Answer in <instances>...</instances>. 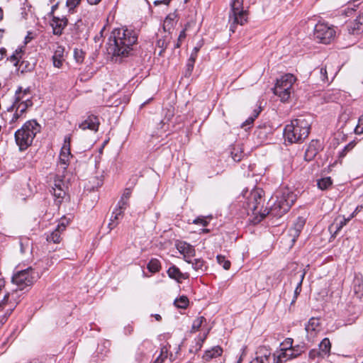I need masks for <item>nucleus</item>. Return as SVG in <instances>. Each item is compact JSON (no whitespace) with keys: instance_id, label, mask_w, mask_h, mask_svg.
Returning a JSON list of instances; mask_svg holds the SVG:
<instances>
[{"instance_id":"8","label":"nucleus","mask_w":363,"mask_h":363,"mask_svg":"<svg viewBox=\"0 0 363 363\" xmlns=\"http://www.w3.org/2000/svg\"><path fill=\"white\" fill-rule=\"evenodd\" d=\"M38 276L32 267L21 270L12 277V282L16 284L19 291L23 290L27 286H30L36 281Z\"/></svg>"},{"instance_id":"37","label":"nucleus","mask_w":363,"mask_h":363,"mask_svg":"<svg viewBox=\"0 0 363 363\" xmlns=\"http://www.w3.org/2000/svg\"><path fill=\"white\" fill-rule=\"evenodd\" d=\"M216 259H217L218 263L220 265H222L223 267L225 270H228L230 268V265H231L230 262L229 260L226 259L225 256L218 255H217Z\"/></svg>"},{"instance_id":"59","label":"nucleus","mask_w":363,"mask_h":363,"mask_svg":"<svg viewBox=\"0 0 363 363\" xmlns=\"http://www.w3.org/2000/svg\"><path fill=\"white\" fill-rule=\"evenodd\" d=\"M232 158L233 159L234 161L236 162H239L241 160L240 155H238V154H234L233 152H232Z\"/></svg>"},{"instance_id":"19","label":"nucleus","mask_w":363,"mask_h":363,"mask_svg":"<svg viewBox=\"0 0 363 363\" xmlns=\"http://www.w3.org/2000/svg\"><path fill=\"white\" fill-rule=\"evenodd\" d=\"M65 48L62 45H57L54 55L52 56V63L54 67L60 68L65 60L64 58Z\"/></svg>"},{"instance_id":"55","label":"nucleus","mask_w":363,"mask_h":363,"mask_svg":"<svg viewBox=\"0 0 363 363\" xmlns=\"http://www.w3.org/2000/svg\"><path fill=\"white\" fill-rule=\"evenodd\" d=\"M6 57V50L4 48H0V60H4Z\"/></svg>"},{"instance_id":"35","label":"nucleus","mask_w":363,"mask_h":363,"mask_svg":"<svg viewBox=\"0 0 363 363\" xmlns=\"http://www.w3.org/2000/svg\"><path fill=\"white\" fill-rule=\"evenodd\" d=\"M168 357V348L167 346H164L161 348L160 354L154 361L153 363H163L164 360Z\"/></svg>"},{"instance_id":"13","label":"nucleus","mask_w":363,"mask_h":363,"mask_svg":"<svg viewBox=\"0 0 363 363\" xmlns=\"http://www.w3.org/2000/svg\"><path fill=\"white\" fill-rule=\"evenodd\" d=\"M65 218H62L60 224L57 228L48 234L46 237V240L49 242L60 243L61 241V234L66 228Z\"/></svg>"},{"instance_id":"57","label":"nucleus","mask_w":363,"mask_h":363,"mask_svg":"<svg viewBox=\"0 0 363 363\" xmlns=\"http://www.w3.org/2000/svg\"><path fill=\"white\" fill-rule=\"evenodd\" d=\"M199 49H200V48H199V47H195V48L193 49L192 52H191V54L190 57H193V55H194V58L196 59V58H197L198 52H199Z\"/></svg>"},{"instance_id":"36","label":"nucleus","mask_w":363,"mask_h":363,"mask_svg":"<svg viewBox=\"0 0 363 363\" xmlns=\"http://www.w3.org/2000/svg\"><path fill=\"white\" fill-rule=\"evenodd\" d=\"M174 305L179 308H186L189 305V299L185 296H182L179 298L175 299Z\"/></svg>"},{"instance_id":"1","label":"nucleus","mask_w":363,"mask_h":363,"mask_svg":"<svg viewBox=\"0 0 363 363\" xmlns=\"http://www.w3.org/2000/svg\"><path fill=\"white\" fill-rule=\"evenodd\" d=\"M295 201L296 195L289 189L280 188L277 190L271 197L268 202L269 205V208H267L264 212H261L259 210V205L261 203L262 196L260 193L257 191L250 193L247 206L248 208L253 214H259L260 220H262L267 215L272 217H281L289 211Z\"/></svg>"},{"instance_id":"54","label":"nucleus","mask_w":363,"mask_h":363,"mask_svg":"<svg viewBox=\"0 0 363 363\" xmlns=\"http://www.w3.org/2000/svg\"><path fill=\"white\" fill-rule=\"evenodd\" d=\"M170 1H171V0H155L153 4L155 6H158V5H160L162 4H165V5H168Z\"/></svg>"},{"instance_id":"56","label":"nucleus","mask_w":363,"mask_h":363,"mask_svg":"<svg viewBox=\"0 0 363 363\" xmlns=\"http://www.w3.org/2000/svg\"><path fill=\"white\" fill-rule=\"evenodd\" d=\"M317 355H319V352H317L315 350H312L309 352V357L311 359H315Z\"/></svg>"},{"instance_id":"25","label":"nucleus","mask_w":363,"mask_h":363,"mask_svg":"<svg viewBox=\"0 0 363 363\" xmlns=\"http://www.w3.org/2000/svg\"><path fill=\"white\" fill-rule=\"evenodd\" d=\"M319 319L316 318H311L306 325L305 329L308 334L313 335V333H315L316 331L319 330Z\"/></svg>"},{"instance_id":"33","label":"nucleus","mask_w":363,"mask_h":363,"mask_svg":"<svg viewBox=\"0 0 363 363\" xmlns=\"http://www.w3.org/2000/svg\"><path fill=\"white\" fill-rule=\"evenodd\" d=\"M23 51L21 48L16 50L13 54L9 58V60L13 63L14 66L18 67L20 60L22 58Z\"/></svg>"},{"instance_id":"32","label":"nucleus","mask_w":363,"mask_h":363,"mask_svg":"<svg viewBox=\"0 0 363 363\" xmlns=\"http://www.w3.org/2000/svg\"><path fill=\"white\" fill-rule=\"evenodd\" d=\"M332 179L330 177L322 178L318 179L317 182V185L321 190H325L328 189L332 185Z\"/></svg>"},{"instance_id":"20","label":"nucleus","mask_w":363,"mask_h":363,"mask_svg":"<svg viewBox=\"0 0 363 363\" xmlns=\"http://www.w3.org/2000/svg\"><path fill=\"white\" fill-rule=\"evenodd\" d=\"M177 249L184 257V259H190L195 255V250L191 245L186 242H180L177 245Z\"/></svg>"},{"instance_id":"60","label":"nucleus","mask_w":363,"mask_h":363,"mask_svg":"<svg viewBox=\"0 0 363 363\" xmlns=\"http://www.w3.org/2000/svg\"><path fill=\"white\" fill-rule=\"evenodd\" d=\"M101 0H87L90 5H97Z\"/></svg>"},{"instance_id":"38","label":"nucleus","mask_w":363,"mask_h":363,"mask_svg":"<svg viewBox=\"0 0 363 363\" xmlns=\"http://www.w3.org/2000/svg\"><path fill=\"white\" fill-rule=\"evenodd\" d=\"M204 321H206V318L204 317L200 316L197 318L193 322L191 330L194 332L198 331Z\"/></svg>"},{"instance_id":"58","label":"nucleus","mask_w":363,"mask_h":363,"mask_svg":"<svg viewBox=\"0 0 363 363\" xmlns=\"http://www.w3.org/2000/svg\"><path fill=\"white\" fill-rule=\"evenodd\" d=\"M124 331H125V335H130L132 333V332L133 331V327L128 325L125 328Z\"/></svg>"},{"instance_id":"3","label":"nucleus","mask_w":363,"mask_h":363,"mask_svg":"<svg viewBox=\"0 0 363 363\" xmlns=\"http://www.w3.org/2000/svg\"><path fill=\"white\" fill-rule=\"evenodd\" d=\"M311 120L309 115L300 116L292 120L284 129L285 140L290 143H300L305 140L310 133Z\"/></svg>"},{"instance_id":"63","label":"nucleus","mask_w":363,"mask_h":363,"mask_svg":"<svg viewBox=\"0 0 363 363\" xmlns=\"http://www.w3.org/2000/svg\"><path fill=\"white\" fill-rule=\"evenodd\" d=\"M58 2H56L52 6V9H51V12H50V14H52L55 11V10L57 8L58 6Z\"/></svg>"},{"instance_id":"39","label":"nucleus","mask_w":363,"mask_h":363,"mask_svg":"<svg viewBox=\"0 0 363 363\" xmlns=\"http://www.w3.org/2000/svg\"><path fill=\"white\" fill-rule=\"evenodd\" d=\"M305 220L303 218L298 217L294 223L292 228L300 233L303 230Z\"/></svg>"},{"instance_id":"26","label":"nucleus","mask_w":363,"mask_h":363,"mask_svg":"<svg viewBox=\"0 0 363 363\" xmlns=\"http://www.w3.org/2000/svg\"><path fill=\"white\" fill-rule=\"evenodd\" d=\"M132 190L130 188H126L120 199V201L118 203V207L121 208H127L128 206V200L131 196Z\"/></svg>"},{"instance_id":"61","label":"nucleus","mask_w":363,"mask_h":363,"mask_svg":"<svg viewBox=\"0 0 363 363\" xmlns=\"http://www.w3.org/2000/svg\"><path fill=\"white\" fill-rule=\"evenodd\" d=\"M4 33H5V30L3 28H0V43H1V41L4 38Z\"/></svg>"},{"instance_id":"7","label":"nucleus","mask_w":363,"mask_h":363,"mask_svg":"<svg viewBox=\"0 0 363 363\" xmlns=\"http://www.w3.org/2000/svg\"><path fill=\"white\" fill-rule=\"evenodd\" d=\"M336 30L333 26L325 23H318L314 28V38L320 43L329 44L335 38Z\"/></svg>"},{"instance_id":"47","label":"nucleus","mask_w":363,"mask_h":363,"mask_svg":"<svg viewBox=\"0 0 363 363\" xmlns=\"http://www.w3.org/2000/svg\"><path fill=\"white\" fill-rule=\"evenodd\" d=\"M354 142H351L347 144L340 153V156H345L347 152L350 151L354 147Z\"/></svg>"},{"instance_id":"2","label":"nucleus","mask_w":363,"mask_h":363,"mask_svg":"<svg viewBox=\"0 0 363 363\" xmlns=\"http://www.w3.org/2000/svg\"><path fill=\"white\" fill-rule=\"evenodd\" d=\"M137 41L135 30L127 28H115L109 37L108 51L113 56L127 57Z\"/></svg>"},{"instance_id":"18","label":"nucleus","mask_w":363,"mask_h":363,"mask_svg":"<svg viewBox=\"0 0 363 363\" xmlns=\"http://www.w3.org/2000/svg\"><path fill=\"white\" fill-rule=\"evenodd\" d=\"M348 32L352 35H358L363 31V13L359 15L355 20L347 26Z\"/></svg>"},{"instance_id":"29","label":"nucleus","mask_w":363,"mask_h":363,"mask_svg":"<svg viewBox=\"0 0 363 363\" xmlns=\"http://www.w3.org/2000/svg\"><path fill=\"white\" fill-rule=\"evenodd\" d=\"M147 269L152 273L158 272L161 269V264L157 259L152 258L147 265Z\"/></svg>"},{"instance_id":"14","label":"nucleus","mask_w":363,"mask_h":363,"mask_svg":"<svg viewBox=\"0 0 363 363\" xmlns=\"http://www.w3.org/2000/svg\"><path fill=\"white\" fill-rule=\"evenodd\" d=\"M355 215V212L351 214V216L346 218L345 217H342L338 216L336 217L329 226V230L331 233H334L335 235L337 234V233L347 223L348 221L351 220Z\"/></svg>"},{"instance_id":"51","label":"nucleus","mask_w":363,"mask_h":363,"mask_svg":"<svg viewBox=\"0 0 363 363\" xmlns=\"http://www.w3.org/2000/svg\"><path fill=\"white\" fill-rule=\"evenodd\" d=\"M194 223L199 224L203 226H206L208 225V222L203 218H197L194 220Z\"/></svg>"},{"instance_id":"9","label":"nucleus","mask_w":363,"mask_h":363,"mask_svg":"<svg viewBox=\"0 0 363 363\" xmlns=\"http://www.w3.org/2000/svg\"><path fill=\"white\" fill-rule=\"evenodd\" d=\"M29 93V89L23 91L21 87H18L16 91L15 101L13 105L8 108V111H13L15 109L19 114L23 115L26 111L27 108L33 105L31 100L29 99H26L24 101H22L24 99V96Z\"/></svg>"},{"instance_id":"49","label":"nucleus","mask_w":363,"mask_h":363,"mask_svg":"<svg viewBox=\"0 0 363 363\" xmlns=\"http://www.w3.org/2000/svg\"><path fill=\"white\" fill-rule=\"evenodd\" d=\"M186 38V32L184 30L180 32V34L178 37V41L174 45V48H178L181 46V41L183 40Z\"/></svg>"},{"instance_id":"11","label":"nucleus","mask_w":363,"mask_h":363,"mask_svg":"<svg viewBox=\"0 0 363 363\" xmlns=\"http://www.w3.org/2000/svg\"><path fill=\"white\" fill-rule=\"evenodd\" d=\"M21 294L18 290L13 291L12 292L7 293L2 301L0 303V306L9 305L7 315H10L16 306L21 302Z\"/></svg>"},{"instance_id":"62","label":"nucleus","mask_w":363,"mask_h":363,"mask_svg":"<svg viewBox=\"0 0 363 363\" xmlns=\"http://www.w3.org/2000/svg\"><path fill=\"white\" fill-rule=\"evenodd\" d=\"M250 363H264L263 360L259 359V358L253 359Z\"/></svg>"},{"instance_id":"23","label":"nucleus","mask_w":363,"mask_h":363,"mask_svg":"<svg viewBox=\"0 0 363 363\" xmlns=\"http://www.w3.org/2000/svg\"><path fill=\"white\" fill-rule=\"evenodd\" d=\"M171 38H172L170 36V34L166 33L164 35H163L157 39L156 45H157V47H158L160 49V50L158 52V55L160 56L163 55V53H164V50H166L167 45H169Z\"/></svg>"},{"instance_id":"21","label":"nucleus","mask_w":363,"mask_h":363,"mask_svg":"<svg viewBox=\"0 0 363 363\" xmlns=\"http://www.w3.org/2000/svg\"><path fill=\"white\" fill-rule=\"evenodd\" d=\"M67 20L65 18H60L58 17L53 16L52 20L51 26L53 28V33L55 35H61L63 29L67 26Z\"/></svg>"},{"instance_id":"43","label":"nucleus","mask_w":363,"mask_h":363,"mask_svg":"<svg viewBox=\"0 0 363 363\" xmlns=\"http://www.w3.org/2000/svg\"><path fill=\"white\" fill-rule=\"evenodd\" d=\"M74 56L76 61L79 63H81L84 60V53L81 50L75 49L74 50Z\"/></svg>"},{"instance_id":"41","label":"nucleus","mask_w":363,"mask_h":363,"mask_svg":"<svg viewBox=\"0 0 363 363\" xmlns=\"http://www.w3.org/2000/svg\"><path fill=\"white\" fill-rule=\"evenodd\" d=\"M176 18V15L174 13L168 15L164 21V29L165 30L167 27L168 29H170V27L172 26V23Z\"/></svg>"},{"instance_id":"12","label":"nucleus","mask_w":363,"mask_h":363,"mask_svg":"<svg viewBox=\"0 0 363 363\" xmlns=\"http://www.w3.org/2000/svg\"><path fill=\"white\" fill-rule=\"evenodd\" d=\"M65 188L63 180L58 177H55L50 191L55 196V202L57 205L62 203V199L66 195Z\"/></svg>"},{"instance_id":"31","label":"nucleus","mask_w":363,"mask_h":363,"mask_svg":"<svg viewBox=\"0 0 363 363\" xmlns=\"http://www.w3.org/2000/svg\"><path fill=\"white\" fill-rule=\"evenodd\" d=\"M257 354L258 356L256 358H259V359L263 360L264 362L265 361H269L271 352L265 347H262L258 349Z\"/></svg>"},{"instance_id":"45","label":"nucleus","mask_w":363,"mask_h":363,"mask_svg":"<svg viewBox=\"0 0 363 363\" xmlns=\"http://www.w3.org/2000/svg\"><path fill=\"white\" fill-rule=\"evenodd\" d=\"M354 131L357 135L363 134V114L359 118L358 123L355 127Z\"/></svg>"},{"instance_id":"22","label":"nucleus","mask_w":363,"mask_h":363,"mask_svg":"<svg viewBox=\"0 0 363 363\" xmlns=\"http://www.w3.org/2000/svg\"><path fill=\"white\" fill-rule=\"evenodd\" d=\"M126 208H121L118 207L117 205L116 208L112 213L111 217L110 218V222L108 223V228L112 230L113 229L118 223V220L122 218L123 211Z\"/></svg>"},{"instance_id":"10","label":"nucleus","mask_w":363,"mask_h":363,"mask_svg":"<svg viewBox=\"0 0 363 363\" xmlns=\"http://www.w3.org/2000/svg\"><path fill=\"white\" fill-rule=\"evenodd\" d=\"M70 142L71 136L66 135L64 139V144L61 148V151L59 155L58 165L61 169L65 170L69 164L70 157H72L70 152Z\"/></svg>"},{"instance_id":"46","label":"nucleus","mask_w":363,"mask_h":363,"mask_svg":"<svg viewBox=\"0 0 363 363\" xmlns=\"http://www.w3.org/2000/svg\"><path fill=\"white\" fill-rule=\"evenodd\" d=\"M293 339L292 338H286L284 341L281 344V347L280 349L284 350H290L294 347L293 346Z\"/></svg>"},{"instance_id":"28","label":"nucleus","mask_w":363,"mask_h":363,"mask_svg":"<svg viewBox=\"0 0 363 363\" xmlns=\"http://www.w3.org/2000/svg\"><path fill=\"white\" fill-rule=\"evenodd\" d=\"M331 344L328 338H324L319 344V355L325 356L330 354Z\"/></svg>"},{"instance_id":"50","label":"nucleus","mask_w":363,"mask_h":363,"mask_svg":"<svg viewBox=\"0 0 363 363\" xmlns=\"http://www.w3.org/2000/svg\"><path fill=\"white\" fill-rule=\"evenodd\" d=\"M80 1H81V0H67V5L70 9H73V8H75L76 6H77L79 4Z\"/></svg>"},{"instance_id":"64","label":"nucleus","mask_w":363,"mask_h":363,"mask_svg":"<svg viewBox=\"0 0 363 363\" xmlns=\"http://www.w3.org/2000/svg\"><path fill=\"white\" fill-rule=\"evenodd\" d=\"M242 350V353L240 359H238V363H241V362L242 360V356L245 354V347H243Z\"/></svg>"},{"instance_id":"27","label":"nucleus","mask_w":363,"mask_h":363,"mask_svg":"<svg viewBox=\"0 0 363 363\" xmlns=\"http://www.w3.org/2000/svg\"><path fill=\"white\" fill-rule=\"evenodd\" d=\"M186 262L191 264L193 269L196 271L203 272L206 269L205 262L201 259H186Z\"/></svg>"},{"instance_id":"17","label":"nucleus","mask_w":363,"mask_h":363,"mask_svg":"<svg viewBox=\"0 0 363 363\" xmlns=\"http://www.w3.org/2000/svg\"><path fill=\"white\" fill-rule=\"evenodd\" d=\"M294 358L292 351L290 350L280 349L273 354L274 363H284Z\"/></svg>"},{"instance_id":"5","label":"nucleus","mask_w":363,"mask_h":363,"mask_svg":"<svg viewBox=\"0 0 363 363\" xmlns=\"http://www.w3.org/2000/svg\"><path fill=\"white\" fill-rule=\"evenodd\" d=\"M247 12L244 10L243 0H231L229 13L230 30L235 33L237 25H243L247 22Z\"/></svg>"},{"instance_id":"24","label":"nucleus","mask_w":363,"mask_h":363,"mask_svg":"<svg viewBox=\"0 0 363 363\" xmlns=\"http://www.w3.org/2000/svg\"><path fill=\"white\" fill-rule=\"evenodd\" d=\"M223 350L220 347L216 346L213 347L212 349L206 351L203 356V359L206 361H209L213 358H216L222 354Z\"/></svg>"},{"instance_id":"4","label":"nucleus","mask_w":363,"mask_h":363,"mask_svg":"<svg viewBox=\"0 0 363 363\" xmlns=\"http://www.w3.org/2000/svg\"><path fill=\"white\" fill-rule=\"evenodd\" d=\"M40 124L35 120L28 121L15 133V140L21 150L29 147L36 134L40 131Z\"/></svg>"},{"instance_id":"44","label":"nucleus","mask_w":363,"mask_h":363,"mask_svg":"<svg viewBox=\"0 0 363 363\" xmlns=\"http://www.w3.org/2000/svg\"><path fill=\"white\" fill-rule=\"evenodd\" d=\"M305 274H306V272H303L302 274V275L301 276L300 281L298 282V285L296 287L295 291H294V299L292 301V303L295 301V299L297 298V296L301 291V284H302L303 280L304 279Z\"/></svg>"},{"instance_id":"6","label":"nucleus","mask_w":363,"mask_h":363,"mask_svg":"<svg viewBox=\"0 0 363 363\" xmlns=\"http://www.w3.org/2000/svg\"><path fill=\"white\" fill-rule=\"evenodd\" d=\"M296 81L295 77L291 74H286L277 80L274 94L279 96L281 101H286L291 96L292 86Z\"/></svg>"},{"instance_id":"40","label":"nucleus","mask_w":363,"mask_h":363,"mask_svg":"<svg viewBox=\"0 0 363 363\" xmlns=\"http://www.w3.org/2000/svg\"><path fill=\"white\" fill-rule=\"evenodd\" d=\"M291 350L294 357L296 358L305 352V346L297 345L294 346Z\"/></svg>"},{"instance_id":"34","label":"nucleus","mask_w":363,"mask_h":363,"mask_svg":"<svg viewBox=\"0 0 363 363\" xmlns=\"http://www.w3.org/2000/svg\"><path fill=\"white\" fill-rule=\"evenodd\" d=\"M196 59L194 58V56L189 57V58L188 59L184 74V76L186 77H189L191 74V72L194 67V63L196 62Z\"/></svg>"},{"instance_id":"53","label":"nucleus","mask_w":363,"mask_h":363,"mask_svg":"<svg viewBox=\"0 0 363 363\" xmlns=\"http://www.w3.org/2000/svg\"><path fill=\"white\" fill-rule=\"evenodd\" d=\"M21 116L22 114H19V113L16 111V112L13 114V116L10 121V123H16Z\"/></svg>"},{"instance_id":"52","label":"nucleus","mask_w":363,"mask_h":363,"mask_svg":"<svg viewBox=\"0 0 363 363\" xmlns=\"http://www.w3.org/2000/svg\"><path fill=\"white\" fill-rule=\"evenodd\" d=\"M322 81L325 82L328 80L327 70L325 67H322L320 70Z\"/></svg>"},{"instance_id":"42","label":"nucleus","mask_w":363,"mask_h":363,"mask_svg":"<svg viewBox=\"0 0 363 363\" xmlns=\"http://www.w3.org/2000/svg\"><path fill=\"white\" fill-rule=\"evenodd\" d=\"M259 112H260V110L259 111H257L255 110V113L252 116H250L241 125L242 128H245L246 127L247 125H250L253 121H255V119L258 116V115L259 114Z\"/></svg>"},{"instance_id":"15","label":"nucleus","mask_w":363,"mask_h":363,"mask_svg":"<svg viewBox=\"0 0 363 363\" xmlns=\"http://www.w3.org/2000/svg\"><path fill=\"white\" fill-rule=\"evenodd\" d=\"M99 120L97 116L90 115L79 125V128L85 130H90L94 132H97L99 126Z\"/></svg>"},{"instance_id":"30","label":"nucleus","mask_w":363,"mask_h":363,"mask_svg":"<svg viewBox=\"0 0 363 363\" xmlns=\"http://www.w3.org/2000/svg\"><path fill=\"white\" fill-rule=\"evenodd\" d=\"M167 274L170 278L174 279L177 280H179V279L183 277L182 274L180 272L179 269L178 267H177L176 266L170 267L167 270Z\"/></svg>"},{"instance_id":"48","label":"nucleus","mask_w":363,"mask_h":363,"mask_svg":"<svg viewBox=\"0 0 363 363\" xmlns=\"http://www.w3.org/2000/svg\"><path fill=\"white\" fill-rule=\"evenodd\" d=\"M289 235L292 238L291 241L294 242L296 239L299 236L300 233L294 230L292 227L289 230Z\"/></svg>"},{"instance_id":"16","label":"nucleus","mask_w":363,"mask_h":363,"mask_svg":"<svg viewBox=\"0 0 363 363\" xmlns=\"http://www.w3.org/2000/svg\"><path fill=\"white\" fill-rule=\"evenodd\" d=\"M320 148V145L318 140H311L308 144L304 155V159L306 161L313 160Z\"/></svg>"}]
</instances>
